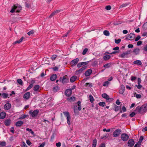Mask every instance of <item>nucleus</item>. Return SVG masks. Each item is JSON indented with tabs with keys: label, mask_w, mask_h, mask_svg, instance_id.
Masks as SVG:
<instances>
[{
	"label": "nucleus",
	"mask_w": 147,
	"mask_h": 147,
	"mask_svg": "<svg viewBox=\"0 0 147 147\" xmlns=\"http://www.w3.org/2000/svg\"><path fill=\"white\" fill-rule=\"evenodd\" d=\"M21 9H22V7L18 5H14L11 10L10 12L11 13H13L15 10H16V12L19 13Z\"/></svg>",
	"instance_id": "f257e3e1"
},
{
	"label": "nucleus",
	"mask_w": 147,
	"mask_h": 147,
	"mask_svg": "<svg viewBox=\"0 0 147 147\" xmlns=\"http://www.w3.org/2000/svg\"><path fill=\"white\" fill-rule=\"evenodd\" d=\"M63 113L65 116L66 117L67 122L68 125L69 126L71 124V117L68 111L63 112Z\"/></svg>",
	"instance_id": "f03ea898"
},
{
	"label": "nucleus",
	"mask_w": 147,
	"mask_h": 147,
	"mask_svg": "<svg viewBox=\"0 0 147 147\" xmlns=\"http://www.w3.org/2000/svg\"><path fill=\"white\" fill-rule=\"evenodd\" d=\"M39 111L38 109H36L33 111L31 110L29 111V113L31 115L32 117H34L36 116L38 113Z\"/></svg>",
	"instance_id": "7ed1b4c3"
},
{
	"label": "nucleus",
	"mask_w": 147,
	"mask_h": 147,
	"mask_svg": "<svg viewBox=\"0 0 147 147\" xmlns=\"http://www.w3.org/2000/svg\"><path fill=\"white\" fill-rule=\"evenodd\" d=\"M128 135L126 134L123 133L121 136V140L124 141H127L129 139Z\"/></svg>",
	"instance_id": "20e7f679"
},
{
	"label": "nucleus",
	"mask_w": 147,
	"mask_h": 147,
	"mask_svg": "<svg viewBox=\"0 0 147 147\" xmlns=\"http://www.w3.org/2000/svg\"><path fill=\"white\" fill-rule=\"evenodd\" d=\"M135 37V35L132 33H131L130 34H128L126 38L131 40H134Z\"/></svg>",
	"instance_id": "39448f33"
},
{
	"label": "nucleus",
	"mask_w": 147,
	"mask_h": 147,
	"mask_svg": "<svg viewBox=\"0 0 147 147\" xmlns=\"http://www.w3.org/2000/svg\"><path fill=\"white\" fill-rule=\"evenodd\" d=\"M121 131L120 129H117L113 133V136L114 137H117L119 136L121 134Z\"/></svg>",
	"instance_id": "423d86ee"
},
{
	"label": "nucleus",
	"mask_w": 147,
	"mask_h": 147,
	"mask_svg": "<svg viewBox=\"0 0 147 147\" xmlns=\"http://www.w3.org/2000/svg\"><path fill=\"white\" fill-rule=\"evenodd\" d=\"M87 67L84 66L78 70H77L75 72V74L78 75L81 74L82 71L86 68Z\"/></svg>",
	"instance_id": "0eeeda50"
},
{
	"label": "nucleus",
	"mask_w": 147,
	"mask_h": 147,
	"mask_svg": "<svg viewBox=\"0 0 147 147\" xmlns=\"http://www.w3.org/2000/svg\"><path fill=\"white\" fill-rule=\"evenodd\" d=\"M67 76H64L62 79L61 78V77L59 79V81H62V82L64 84L67 82Z\"/></svg>",
	"instance_id": "6e6552de"
},
{
	"label": "nucleus",
	"mask_w": 147,
	"mask_h": 147,
	"mask_svg": "<svg viewBox=\"0 0 147 147\" xmlns=\"http://www.w3.org/2000/svg\"><path fill=\"white\" fill-rule=\"evenodd\" d=\"M142 107L138 106L136 108L135 111H137L138 113L141 114H143L144 112L142 110Z\"/></svg>",
	"instance_id": "1a4fd4ad"
},
{
	"label": "nucleus",
	"mask_w": 147,
	"mask_h": 147,
	"mask_svg": "<svg viewBox=\"0 0 147 147\" xmlns=\"http://www.w3.org/2000/svg\"><path fill=\"white\" fill-rule=\"evenodd\" d=\"M135 144L134 141L133 139H129L128 141L127 144L129 146H133Z\"/></svg>",
	"instance_id": "9d476101"
},
{
	"label": "nucleus",
	"mask_w": 147,
	"mask_h": 147,
	"mask_svg": "<svg viewBox=\"0 0 147 147\" xmlns=\"http://www.w3.org/2000/svg\"><path fill=\"white\" fill-rule=\"evenodd\" d=\"M79 61L78 58H76L71 61L70 63L71 65L72 66L76 65Z\"/></svg>",
	"instance_id": "9b49d317"
},
{
	"label": "nucleus",
	"mask_w": 147,
	"mask_h": 147,
	"mask_svg": "<svg viewBox=\"0 0 147 147\" xmlns=\"http://www.w3.org/2000/svg\"><path fill=\"white\" fill-rule=\"evenodd\" d=\"M30 92H28L24 94L23 96V98L24 99L27 100L30 98Z\"/></svg>",
	"instance_id": "f8f14e48"
},
{
	"label": "nucleus",
	"mask_w": 147,
	"mask_h": 147,
	"mask_svg": "<svg viewBox=\"0 0 147 147\" xmlns=\"http://www.w3.org/2000/svg\"><path fill=\"white\" fill-rule=\"evenodd\" d=\"M102 96L103 98L106 99L107 100L112 101V98H109V95L106 93L102 94Z\"/></svg>",
	"instance_id": "ddd939ff"
},
{
	"label": "nucleus",
	"mask_w": 147,
	"mask_h": 147,
	"mask_svg": "<svg viewBox=\"0 0 147 147\" xmlns=\"http://www.w3.org/2000/svg\"><path fill=\"white\" fill-rule=\"evenodd\" d=\"M11 104L8 102L4 105V108L5 110H8L11 108Z\"/></svg>",
	"instance_id": "4468645a"
},
{
	"label": "nucleus",
	"mask_w": 147,
	"mask_h": 147,
	"mask_svg": "<svg viewBox=\"0 0 147 147\" xmlns=\"http://www.w3.org/2000/svg\"><path fill=\"white\" fill-rule=\"evenodd\" d=\"M89 63V61L79 63L77 65L78 67H80L82 65H85Z\"/></svg>",
	"instance_id": "2eb2a0df"
},
{
	"label": "nucleus",
	"mask_w": 147,
	"mask_h": 147,
	"mask_svg": "<svg viewBox=\"0 0 147 147\" xmlns=\"http://www.w3.org/2000/svg\"><path fill=\"white\" fill-rule=\"evenodd\" d=\"M72 93V91L70 89H67L65 91V94L66 96H69Z\"/></svg>",
	"instance_id": "dca6fc26"
},
{
	"label": "nucleus",
	"mask_w": 147,
	"mask_h": 147,
	"mask_svg": "<svg viewBox=\"0 0 147 147\" xmlns=\"http://www.w3.org/2000/svg\"><path fill=\"white\" fill-rule=\"evenodd\" d=\"M24 123V122L22 121H19L16 123V125L17 127H20Z\"/></svg>",
	"instance_id": "f3484780"
},
{
	"label": "nucleus",
	"mask_w": 147,
	"mask_h": 147,
	"mask_svg": "<svg viewBox=\"0 0 147 147\" xmlns=\"http://www.w3.org/2000/svg\"><path fill=\"white\" fill-rule=\"evenodd\" d=\"M92 71L90 69H89L86 71L85 73V75L86 76H89L92 73Z\"/></svg>",
	"instance_id": "a211bd4d"
},
{
	"label": "nucleus",
	"mask_w": 147,
	"mask_h": 147,
	"mask_svg": "<svg viewBox=\"0 0 147 147\" xmlns=\"http://www.w3.org/2000/svg\"><path fill=\"white\" fill-rule=\"evenodd\" d=\"M57 77V75L55 74L52 75L50 78V80L52 81H54Z\"/></svg>",
	"instance_id": "6ab92c4d"
},
{
	"label": "nucleus",
	"mask_w": 147,
	"mask_h": 147,
	"mask_svg": "<svg viewBox=\"0 0 147 147\" xmlns=\"http://www.w3.org/2000/svg\"><path fill=\"white\" fill-rule=\"evenodd\" d=\"M121 88L119 90V93L120 94H123L124 92L125 88L124 86L122 85L121 86Z\"/></svg>",
	"instance_id": "aec40b11"
},
{
	"label": "nucleus",
	"mask_w": 147,
	"mask_h": 147,
	"mask_svg": "<svg viewBox=\"0 0 147 147\" xmlns=\"http://www.w3.org/2000/svg\"><path fill=\"white\" fill-rule=\"evenodd\" d=\"M11 122V120L9 119H8L5 121L4 123L5 125L9 126L10 125Z\"/></svg>",
	"instance_id": "412c9836"
},
{
	"label": "nucleus",
	"mask_w": 147,
	"mask_h": 147,
	"mask_svg": "<svg viewBox=\"0 0 147 147\" xmlns=\"http://www.w3.org/2000/svg\"><path fill=\"white\" fill-rule=\"evenodd\" d=\"M6 116V113L5 112H2L0 113V119H3Z\"/></svg>",
	"instance_id": "4be33fe9"
},
{
	"label": "nucleus",
	"mask_w": 147,
	"mask_h": 147,
	"mask_svg": "<svg viewBox=\"0 0 147 147\" xmlns=\"http://www.w3.org/2000/svg\"><path fill=\"white\" fill-rule=\"evenodd\" d=\"M141 107L144 113L146 112L147 111V104L143 105Z\"/></svg>",
	"instance_id": "5701e85b"
},
{
	"label": "nucleus",
	"mask_w": 147,
	"mask_h": 147,
	"mask_svg": "<svg viewBox=\"0 0 147 147\" xmlns=\"http://www.w3.org/2000/svg\"><path fill=\"white\" fill-rule=\"evenodd\" d=\"M60 11V10H57L55 11L54 12L52 13L49 16V18H51L53 16H55L56 14L57 13H59Z\"/></svg>",
	"instance_id": "b1692460"
},
{
	"label": "nucleus",
	"mask_w": 147,
	"mask_h": 147,
	"mask_svg": "<svg viewBox=\"0 0 147 147\" xmlns=\"http://www.w3.org/2000/svg\"><path fill=\"white\" fill-rule=\"evenodd\" d=\"M67 100L70 102H73L76 100V98L74 96H73L67 98Z\"/></svg>",
	"instance_id": "393cba45"
},
{
	"label": "nucleus",
	"mask_w": 147,
	"mask_h": 147,
	"mask_svg": "<svg viewBox=\"0 0 147 147\" xmlns=\"http://www.w3.org/2000/svg\"><path fill=\"white\" fill-rule=\"evenodd\" d=\"M134 64H136L138 65H141L142 64L141 61L140 60H137L133 62Z\"/></svg>",
	"instance_id": "a878e982"
},
{
	"label": "nucleus",
	"mask_w": 147,
	"mask_h": 147,
	"mask_svg": "<svg viewBox=\"0 0 147 147\" xmlns=\"http://www.w3.org/2000/svg\"><path fill=\"white\" fill-rule=\"evenodd\" d=\"M111 56L110 55H105L103 57V59L105 61H107L109 59L111 58Z\"/></svg>",
	"instance_id": "bb28decb"
},
{
	"label": "nucleus",
	"mask_w": 147,
	"mask_h": 147,
	"mask_svg": "<svg viewBox=\"0 0 147 147\" xmlns=\"http://www.w3.org/2000/svg\"><path fill=\"white\" fill-rule=\"evenodd\" d=\"M77 77L76 76H73L71 77L70 79V81L71 82H74L76 79Z\"/></svg>",
	"instance_id": "cd10ccee"
},
{
	"label": "nucleus",
	"mask_w": 147,
	"mask_h": 147,
	"mask_svg": "<svg viewBox=\"0 0 147 147\" xmlns=\"http://www.w3.org/2000/svg\"><path fill=\"white\" fill-rule=\"evenodd\" d=\"M77 104L78 106V110L80 111L82 109L81 105V102L80 101H78L77 102Z\"/></svg>",
	"instance_id": "c85d7f7f"
},
{
	"label": "nucleus",
	"mask_w": 147,
	"mask_h": 147,
	"mask_svg": "<svg viewBox=\"0 0 147 147\" xmlns=\"http://www.w3.org/2000/svg\"><path fill=\"white\" fill-rule=\"evenodd\" d=\"M140 50L139 49L136 48L135 49L133 52L135 53L136 55H137L139 54Z\"/></svg>",
	"instance_id": "c756f323"
},
{
	"label": "nucleus",
	"mask_w": 147,
	"mask_h": 147,
	"mask_svg": "<svg viewBox=\"0 0 147 147\" xmlns=\"http://www.w3.org/2000/svg\"><path fill=\"white\" fill-rule=\"evenodd\" d=\"M24 39V37H22L19 40H17V41H16L14 43V44H16L18 43H20V42H21L22 41V40H23Z\"/></svg>",
	"instance_id": "7c9ffc66"
},
{
	"label": "nucleus",
	"mask_w": 147,
	"mask_h": 147,
	"mask_svg": "<svg viewBox=\"0 0 147 147\" xmlns=\"http://www.w3.org/2000/svg\"><path fill=\"white\" fill-rule=\"evenodd\" d=\"M40 86L38 85H36L34 87V90L35 91H38L39 90Z\"/></svg>",
	"instance_id": "2f4dec72"
},
{
	"label": "nucleus",
	"mask_w": 147,
	"mask_h": 147,
	"mask_svg": "<svg viewBox=\"0 0 147 147\" xmlns=\"http://www.w3.org/2000/svg\"><path fill=\"white\" fill-rule=\"evenodd\" d=\"M112 64V63H111L106 64L104 65V67L107 68H109L111 66Z\"/></svg>",
	"instance_id": "473e14b6"
},
{
	"label": "nucleus",
	"mask_w": 147,
	"mask_h": 147,
	"mask_svg": "<svg viewBox=\"0 0 147 147\" xmlns=\"http://www.w3.org/2000/svg\"><path fill=\"white\" fill-rule=\"evenodd\" d=\"M6 142H0V146L1 147H3L6 146Z\"/></svg>",
	"instance_id": "72a5a7b5"
},
{
	"label": "nucleus",
	"mask_w": 147,
	"mask_h": 147,
	"mask_svg": "<svg viewBox=\"0 0 147 147\" xmlns=\"http://www.w3.org/2000/svg\"><path fill=\"white\" fill-rule=\"evenodd\" d=\"M129 5V4L128 3H124L122 5H121L119 6V8H122L125 7H126V6H127V5Z\"/></svg>",
	"instance_id": "f704fd0d"
},
{
	"label": "nucleus",
	"mask_w": 147,
	"mask_h": 147,
	"mask_svg": "<svg viewBox=\"0 0 147 147\" xmlns=\"http://www.w3.org/2000/svg\"><path fill=\"white\" fill-rule=\"evenodd\" d=\"M103 33L106 36H109V35L110 34L109 31L106 30L104 31Z\"/></svg>",
	"instance_id": "c9c22d12"
},
{
	"label": "nucleus",
	"mask_w": 147,
	"mask_h": 147,
	"mask_svg": "<svg viewBox=\"0 0 147 147\" xmlns=\"http://www.w3.org/2000/svg\"><path fill=\"white\" fill-rule=\"evenodd\" d=\"M2 97L4 98H6L8 97V94L6 93H3L1 95Z\"/></svg>",
	"instance_id": "e433bc0d"
},
{
	"label": "nucleus",
	"mask_w": 147,
	"mask_h": 147,
	"mask_svg": "<svg viewBox=\"0 0 147 147\" xmlns=\"http://www.w3.org/2000/svg\"><path fill=\"white\" fill-rule=\"evenodd\" d=\"M127 55L125 52L123 53L122 54L120 55V56L121 58H124L125 57H127Z\"/></svg>",
	"instance_id": "4c0bfd02"
},
{
	"label": "nucleus",
	"mask_w": 147,
	"mask_h": 147,
	"mask_svg": "<svg viewBox=\"0 0 147 147\" xmlns=\"http://www.w3.org/2000/svg\"><path fill=\"white\" fill-rule=\"evenodd\" d=\"M90 100L91 102H92L94 101V98L93 96L91 94L89 95Z\"/></svg>",
	"instance_id": "58836bf2"
},
{
	"label": "nucleus",
	"mask_w": 147,
	"mask_h": 147,
	"mask_svg": "<svg viewBox=\"0 0 147 147\" xmlns=\"http://www.w3.org/2000/svg\"><path fill=\"white\" fill-rule=\"evenodd\" d=\"M143 28L144 30L147 29V22L145 23L143 26Z\"/></svg>",
	"instance_id": "ea45409f"
},
{
	"label": "nucleus",
	"mask_w": 147,
	"mask_h": 147,
	"mask_svg": "<svg viewBox=\"0 0 147 147\" xmlns=\"http://www.w3.org/2000/svg\"><path fill=\"white\" fill-rule=\"evenodd\" d=\"M143 136H141L140 137V138L139 139V141L138 142V143H140V144H141L143 140Z\"/></svg>",
	"instance_id": "a19ab883"
},
{
	"label": "nucleus",
	"mask_w": 147,
	"mask_h": 147,
	"mask_svg": "<svg viewBox=\"0 0 147 147\" xmlns=\"http://www.w3.org/2000/svg\"><path fill=\"white\" fill-rule=\"evenodd\" d=\"M26 130L27 131H29L32 134H34V131L32 130V129H29V128H27L26 129Z\"/></svg>",
	"instance_id": "79ce46f5"
},
{
	"label": "nucleus",
	"mask_w": 147,
	"mask_h": 147,
	"mask_svg": "<svg viewBox=\"0 0 147 147\" xmlns=\"http://www.w3.org/2000/svg\"><path fill=\"white\" fill-rule=\"evenodd\" d=\"M92 83H86L85 85L86 86H88L89 87H91L92 86Z\"/></svg>",
	"instance_id": "37998d69"
},
{
	"label": "nucleus",
	"mask_w": 147,
	"mask_h": 147,
	"mask_svg": "<svg viewBox=\"0 0 147 147\" xmlns=\"http://www.w3.org/2000/svg\"><path fill=\"white\" fill-rule=\"evenodd\" d=\"M88 51V49L87 48H85L83 51L82 52V54L83 55H85L86 54V52H87Z\"/></svg>",
	"instance_id": "c03bdc74"
},
{
	"label": "nucleus",
	"mask_w": 147,
	"mask_h": 147,
	"mask_svg": "<svg viewBox=\"0 0 147 147\" xmlns=\"http://www.w3.org/2000/svg\"><path fill=\"white\" fill-rule=\"evenodd\" d=\"M98 104L100 106L103 107L105 105V102H100L98 103Z\"/></svg>",
	"instance_id": "a18cd8bd"
},
{
	"label": "nucleus",
	"mask_w": 147,
	"mask_h": 147,
	"mask_svg": "<svg viewBox=\"0 0 147 147\" xmlns=\"http://www.w3.org/2000/svg\"><path fill=\"white\" fill-rule=\"evenodd\" d=\"M33 86V85L32 84H30L29 86L26 89V90L27 91L30 89L32 88V87Z\"/></svg>",
	"instance_id": "49530a36"
},
{
	"label": "nucleus",
	"mask_w": 147,
	"mask_h": 147,
	"mask_svg": "<svg viewBox=\"0 0 147 147\" xmlns=\"http://www.w3.org/2000/svg\"><path fill=\"white\" fill-rule=\"evenodd\" d=\"M121 41V39L120 38H119L118 39H115V42L117 44H119V43Z\"/></svg>",
	"instance_id": "de8ad7c7"
},
{
	"label": "nucleus",
	"mask_w": 147,
	"mask_h": 147,
	"mask_svg": "<svg viewBox=\"0 0 147 147\" xmlns=\"http://www.w3.org/2000/svg\"><path fill=\"white\" fill-rule=\"evenodd\" d=\"M17 82L20 85H22L23 83L22 80L20 79L18 80Z\"/></svg>",
	"instance_id": "09e8293b"
},
{
	"label": "nucleus",
	"mask_w": 147,
	"mask_h": 147,
	"mask_svg": "<svg viewBox=\"0 0 147 147\" xmlns=\"http://www.w3.org/2000/svg\"><path fill=\"white\" fill-rule=\"evenodd\" d=\"M111 8V7L110 5H107L105 7V9L108 10H110Z\"/></svg>",
	"instance_id": "8fccbe9b"
},
{
	"label": "nucleus",
	"mask_w": 147,
	"mask_h": 147,
	"mask_svg": "<svg viewBox=\"0 0 147 147\" xmlns=\"http://www.w3.org/2000/svg\"><path fill=\"white\" fill-rule=\"evenodd\" d=\"M57 56L56 55H52L51 57V59L53 60H55L56 58L57 57Z\"/></svg>",
	"instance_id": "3c124183"
},
{
	"label": "nucleus",
	"mask_w": 147,
	"mask_h": 147,
	"mask_svg": "<svg viewBox=\"0 0 147 147\" xmlns=\"http://www.w3.org/2000/svg\"><path fill=\"white\" fill-rule=\"evenodd\" d=\"M108 83L109 82L107 81H106L104 82L103 86H107L108 85Z\"/></svg>",
	"instance_id": "603ef678"
},
{
	"label": "nucleus",
	"mask_w": 147,
	"mask_h": 147,
	"mask_svg": "<svg viewBox=\"0 0 147 147\" xmlns=\"http://www.w3.org/2000/svg\"><path fill=\"white\" fill-rule=\"evenodd\" d=\"M34 33V31L33 30H31L28 32L27 34L29 35L30 36L31 35L33 34Z\"/></svg>",
	"instance_id": "864d4df0"
},
{
	"label": "nucleus",
	"mask_w": 147,
	"mask_h": 147,
	"mask_svg": "<svg viewBox=\"0 0 147 147\" xmlns=\"http://www.w3.org/2000/svg\"><path fill=\"white\" fill-rule=\"evenodd\" d=\"M140 36L138 35V36H137L136 37L135 39V41H138V40L140 39Z\"/></svg>",
	"instance_id": "5fc2aeb1"
},
{
	"label": "nucleus",
	"mask_w": 147,
	"mask_h": 147,
	"mask_svg": "<svg viewBox=\"0 0 147 147\" xmlns=\"http://www.w3.org/2000/svg\"><path fill=\"white\" fill-rule=\"evenodd\" d=\"M131 52V50H130L127 51L125 52V53L127 55L128 54H130Z\"/></svg>",
	"instance_id": "6e6d98bb"
},
{
	"label": "nucleus",
	"mask_w": 147,
	"mask_h": 147,
	"mask_svg": "<svg viewBox=\"0 0 147 147\" xmlns=\"http://www.w3.org/2000/svg\"><path fill=\"white\" fill-rule=\"evenodd\" d=\"M135 115L136 113L135 112H132L129 115V116L131 117H133Z\"/></svg>",
	"instance_id": "4d7b16f0"
},
{
	"label": "nucleus",
	"mask_w": 147,
	"mask_h": 147,
	"mask_svg": "<svg viewBox=\"0 0 147 147\" xmlns=\"http://www.w3.org/2000/svg\"><path fill=\"white\" fill-rule=\"evenodd\" d=\"M56 145L57 147H59L61 146V143L60 142H59L58 143L56 144Z\"/></svg>",
	"instance_id": "13d9d810"
},
{
	"label": "nucleus",
	"mask_w": 147,
	"mask_h": 147,
	"mask_svg": "<svg viewBox=\"0 0 147 147\" xmlns=\"http://www.w3.org/2000/svg\"><path fill=\"white\" fill-rule=\"evenodd\" d=\"M141 144L138 142L134 146V147H139L140 146Z\"/></svg>",
	"instance_id": "bf43d9fd"
},
{
	"label": "nucleus",
	"mask_w": 147,
	"mask_h": 147,
	"mask_svg": "<svg viewBox=\"0 0 147 147\" xmlns=\"http://www.w3.org/2000/svg\"><path fill=\"white\" fill-rule=\"evenodd\" d=\"M136 97L138 98H140L141 97V96L140 94H136Z\"/></svg>",
	"instance_id": "052dcab7"
},
{
	"label": "nucleus",
	"mask_w": 147,
	"mask_h": 147,
	"mask_svg": "<svg viewBox=\"0 0 147 147\" xmlns=\"http://www.w3.org/2000/svg\"><path fill=\"white\" fill-rule=\"evenodd\" d=\"M26 116H27L26 115H24L23 116H22L21 117H20L19 118V119H24V118H26Z\"/></svg>",
	"instance_id": "680f3d73"
},
{
	"label": "nucleus",
	"mask_w": 147,
	"mask_h": 147,
	"mask_svg": "<svg viewBox=\"0 0 147 147\" xmlns=\"http://www.w3.org/2000/svg\"><path fill=\"white\" fill-rule=\"evenodd\" d=\"M53 70L54 71H58V67L56 66L53 67Z\"/></svg>",
	"instance_id": "e2e57ef3"
},
{
	"label": "nucleus",
	"mask_w": 147,
	"mask_h": 147,
	"mask_svg": "<svg viewBox=\"0 0 147 147\" xmlns=\"http://www.w3.org/2000/svg\"><path fill=\"white\" fill-rule=\"evenodd\" d=\"M115 111H118L119 110V108H118V107L117 105H115Z\"/></svg>",
	"instance_id": "0e129e2a"
},
{
	"label": "nucleus",
	"mask_w": 147,
	"mask_h": 147,
	"mask_svg": "<svg viewBox=\"0 0 147 147\" xmlns=\"http://www.w3.org/2000/svg\"><path fill=\"white\" fill-rule=\"evenodd\" d=\"M45 144V142H44L42 143L40 146L38 147H43Z\"/></svg>",
	"instance_id": "69168bd1"
},
{
	"label": "nucleus",
	"mask_w": 147,
	"mask_h": 147,
	"mask_svg": "<svg viewBox=\"0 0 147 147\" xmlns=\"http://www.w3.org/2000/svg\"><path fill=\"white\" fill-rule=\"evenodd\" d=\"M136 79V77L135 76H132L131 77V80L133 81Z\"/></svg>",
	"instance_id": "338daca9"
},
{
	"label": "nucleus",
	"mask_w": 147,
	"mask_h": 147,
	"mask_svg": "<svg viewBox=\"0 0 147 147\" xmlns=\"http://www.w3.org/2000/svg\"><path fill=\"white\" fill-rule=\"evenodd\" d=\"M105 144L104 143H102L100 146L99 147H105Z\"/></svg>",
	"instance_id": "774afa93"
}]
</instances>
